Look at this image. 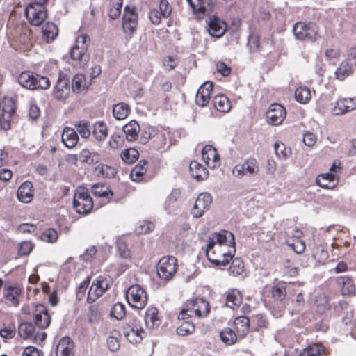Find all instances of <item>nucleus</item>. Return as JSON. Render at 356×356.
<instances>
[{"label": "nucleus", "mask_w": 356, "mask_h": 356, "mask_svg": "<svg viewBox=\"0 0 356 356\" xmlns=\"http://www.w3.org/2000/svg\"><path fill=\"white\" fill-rule=\"evenodd\" d=\"M236 252L234 236L232 232H213L208 240L206 255L216 266H226Z\"/></svg>", "instance_id": "1"}, {"label": "nucleus", "mask_w": 356, "mask_h": 356, "mask_svg": "<svg viewBox=\"0 0 356 356\" xmlns=\"http://www.w3.org/2000/svg\"><path fill=\"white\" fill-rule=\"evenodd\" d=\"M209 309L208 302L202 298H196L193 300H189L186 303L177 318L184 320L194 316L199 318L204 317L207 315Z\"/></svg>", "instance_id": "2"}, {"label": "nucleus", "mask_w": 356, "mask_h": 356, "mask_svg": "<svg viewBox=\"0 0 356 356\" xmlns=\"http://www.w3.org/2000/svg\"><path fill=\"white\" fill-rule=\"evenodd\" d=\"M19 83L29 90L47 89L50 86L49 79L44 76L29 71L22 72L18 78Z\"/></svg>", "instance_id": "3"}, {"label": "nucleus", "mask_w": 356, "mask_h": 356, "mask_svg": "<svg viewBox=\"0 0 356 356\" xmlns=\"http://www.w3.org/2000/svg\"><path fill=\"white\" fill-rule=\"evenodd\" d=\"M28 22L33 26H40L47 17V10L44 3L35 1L29 3L25 10Z\"/></svg>", "instance_id": "4"}, {"label": "nucleus", "mask_w": 356, "mask_h": 356, "mask_svg": "<svg viewBox=\"0 0 356 356\" xmlns=\"http://www.w3.org/2000/svg\"><path fill=\"white\" fill-rule=\"evenodd\" d=\"M73 205L76 211L80 214H87L91 211L93 201L86 188H76L74 195Z\"/></svg>", "instance_id": "5"}, {"label": "nucleus", "mask_w": 356, "mask_h": 356, "mask_svg": "<svg viewBox=\"0 0 356 356\" xmlns=\"http://www.w3.org/2000/svg\"><path fill=\"white\" fill-rule=\"evenodd\" d=\"M126 298L129 305L135 309H143L147 302V294L138 284L131 285L127 290Z\"/></svg>", "instance_id": "6"}, {"label": "nucleus", "mask_w": 356, "mask_h": 356, "mask_svg": "<svg viewBox=\"0 0 356 356\" xmlns=\"http://www.w3.org/2000/svg\"><path fill=\"white\" fill-rule=\"evenodd\" d=\"M177 271V260L173 257H164L157 264L156 273L158 276L163 280L172 278Z\"/></svg>", "instance_id": "7"}, {"label": "nucleus", "mask_w": 356, "mask_h": 356, "mask_svg": "<svg viewBox=\"0 0 356 356\" xmlns=\"http://www.w3.org/2000/svg\"><path fill=\"white\" fill-rule=\"evenodd\" d=\"M15 111V103L11 99H5L0 104V126L4 130L10 128Z\"/></svg>", "instance_id": "8"}, {"label": "nucleus", "mask_w": 356, "mask_h": 356, "mask_svg": "<svg viewBox=\"0 0 356 356\" xmlns=\"http://www.w3.org/2000/svg\"><path fill=\"white\" fill-rule=\"evenodd\" d=\"M293 33L298 40H316L318 36V28L313 23L306 24L304 22H297L293 26Z\"/></svg>", "instance_id": "9"}, {"label": "nucleus", "mask_w": 356, "mask_h": 356, "mask_svg": "<svg viewBox=\"0 0 356 356\" xmlns=\"http://www.w3.org/2000/svg\"><path fill=\"white\" fill-rule=\"evenodd\" d=\"M286 116V110L281 104H271L266 112V119L268 124L277 126L281 124Z\"/></svg>", "instance_id": "10"}, {"label": "nucleus", "mask_w": 356, "mask_h": 356, "mask_svg": "<svg viewBox=\"0 0 356 356\" xmlns=\"http://www.w3.org/2000/svg\"><path fill=\"white\" fill-rule=\"evenodd\" d=\"M356 109V97H340L331 108L333 115H340L351 112Z\"/></svg>", "instance_id": "11"}, {"label": "nucleus", "mask_w": 356, "mask_h": 356, "mask_svg": "<svg viewBox=\"0 0 356 356\" xmlns=\"http://www.w3.org/2000/svg\"><path fill=\"white\" fill-rule=\"evenodd\" d=\"M212 202V197L208 193H200L195 200L191 214L194 218L202 217L204 212L209 209Z\"/></svg>", "instance_id": "12"}, {"label": "nucleus", "mask_w": 356, "mask_h": 356, "mask_svg": "<svg viewBox=\"0 0 356 356\" xmlns=\"http://www.w3.org/2000/svg\"><path fill=\"white\" fill-rule=\"evenodd\" d=\"M138 25V16L134 6H127L124 8L122 27L125 32L133 33Z\"/></svg>", "instance_id": "13"}, {"label": "nucleus", "mask_w": 356, "mask_h": 356, "mask_svg": "<svg viewBox=\"0 0 356 356\" xmlns=\"http://www.w3.org/2000/svg\"><path fill=\"white\" fill-rule=\"evenodd\" d=\"M207 31L209 34L214 38H221L226 31L227 24L216 16H210L207 19Z\"/></svg>", "instance_id": "14"}, {"label": "nucleus", "mask_w": 356, "mask_h": 356, "mask_svg": "<svg viewBox=\"0 0 356 356\" xmlns=\"http://www.w3.org/2000/svg\"><path fill=\"white\" fill-rule=\"evenodd\" d=\"M69 79L60 76L53 90V95L58 100L66 99L71 93Z\"/></svg>", "instance_id": "15"}, {"label": "nucleus", "mask_w": 356, "mask_h": 356, "mask_svg": "<svg viewBox=\"0 0 356 356\" xmlns=\"http://www.w3.org/2000/svg\"><path fill=\"white\" fill-rule=\"evenodd\" d=\"M202 158L208 168L214 169L220 164V157L216 148L205 145L202 150Z\"/></svg>", "instance_id": "16"}, {"label": "nucleus", "mask_w": 356, "mask_h": 356, "mask_svg": "<svg viewBox=\"0 0 356 356\" xmlns=\"http://www.w3.org/2000/svg\"><path fill=\"white\" fill-rule=\"evenodd\" d=\"M108 284L106 279L99 277L94 281L88 293V301L89 302H93L99 297H100L108 289Z\"/></svg>", "instance_id": "17"}, {"label": "nucleus", "mask_w": 356, "mask_h": 356, "mask_svg": "<svg viewBox=\"0 0 356 356\" xmlns=\"http://www.w3.org/2000/svg\"><path fill=\"white\" fill-rule=\"evenodd\" d=\"M69 157L70 161H79L81 163H86L88 164L97 163L101 159L99 154L90 152L88 149H83L79 152V154H71L69 156Z\"/></svg>", "instance_id": "18"}, {"label": "nucleus", "mask_w": 356, "mask_h": 356, "mask_svg": "<svg viewBox=\"0 0 356 356\" xmlns=\"http://www.w3.org/2000/svg\"><path fill=\"white\" fill-rule=\"evenodd\" d=\"M213 90L211 82H204L197 90L195 97V102L200 106H206L210 101L211 93Z\"/></svg>", "instance_id": "19"}, {"label": "nucleus", "mask_w": 356, "mask_h": 356, "mask_svg": "<svg viewBox=\"0 0 356 356\" xmlns=\"http://www.w3.org/2000/svg\"><path fill=\"white\" fill-rule=\"evenodd\" d=\"M302 232L296 229L292 236H287L286 238V244L289 246L296 254H300L305 250V244L301 240Z\"/></svg>", "instance_id": "20"}, {"label": "nucleus", "mask_w": 356, "mask_h": 356, "mask_svg": "<svg viewBox=\"0 0 356 356\" xmlns=\"http://www.w3.org/2000/svg\"><path fill=\"white\" fill-rule=\"evenodd\" d=\"M193 13L198 15L209 14L213 8L212 0H187Z\"/></svg>", "instance_id": "21"}, {"label": "nucleus", "mask_w": 356, "mask_h": 356, "mask_svg": "<svg viewBox=\"0 0 356 356\" xmlns=\"http://www.w3.org/2000/svg\"><path fill=\"white\" fill-rule=\"evenodd\" d=\"M74 343L67 337H64L58 341L56 348V356H74Z\"/></svg>", "instance_id": "22"}, {"label": "nucleus", "mask_w": 356, "mask_h": 356, "mask_svg": "<svg viewBox=\"0 0 356 356\" xmlns=\"http://www.w3.org/2000/svg\"><path fill=\"white\" fill-rule=\"evenodd\" d=\"M37 313L35 314V323L39 327L44 329L47 327L51 322V318L45 307L42 305L36 306Z\"/></svg>", "instance_id": "23"}, {"label": "nucleus", "mask_w": 356, "mask_h": 356, "mask_svg": "<svg viewBox=\"0 0 356 356\" xmlns=\"http://www.w3.org/2000/svg\"><path fill=\"white\" fill-rule=\"evenodd\" d=\"M91 84V79L87 80L83 74H76L72 81V90L75 93H80L88 90Z\"/></svg>", "instance_id": "24"}, {"label": "nucleus", "mask_w": 356, "mask_h": 356, "mask_svg": "<svg viewBox=\"0 0 356 356\" xmlns=\"http://www.w3.org/2000/svg\"><path fill=\"white\" fill-rule=\"evenodd\" d=\"M17 198L24 203L30 202L33 197V185L30 181L24 182L17 190Z\"/></svg>", "instance_id": "25"}, {"label": "nucleus", "mask_w": 356, "mask_h": 356, "mask_svg": "<svg viewBox=\"0 0 356 356\" xmlns=\"http://www.w3.org/2000/svg\"><path fill=\"white\" fill-rule=\"evenodd\" d=\"M337 282L339 285L341 286V291L343 296H351L355 294L356 287L350 277H339Z\"/></svg>", "instance_id": "26"}, {"label": "nucleus", "mask_w": 356, "mask_h": 356, "mask_svg": "<svg viewBox=\"0 0 356 356\" xmlns=\"http://www.w3.org/2000/svg\"><path fill=\"white\" fill-rule=\"evenodd\" d=\"M337 175L331 172L318 175L316 179V184L321 188L333 189L337 182L334 183Z\"/></svg>", "instance_id": "27"}, {"label": "nucleus", "mask_w": 356, "mask_h": 356, "mask_svg": "<svg viewBox=\"0 0 356 356\" xmlns=\"http://www.w3.org/2000/svg\"><path fill=\"white\" fill-rule=\"evenodd\" d=\"M61 138L62 142L67 148L74 147L79 140V136L76 131L70 127L64 128Z\"/></svg>", "instance_id": "28"}, {"label": "nucleus", "mask_w": 356, "mask_h": 356, "mask_svg": "<svg viewBox=\"0 0 356 356\" xmlns=\"http://www.w3.org/2000/svg\"><path fill=\"white\" fill-rule=\"evenodd\" d=\"M122 129L127 140L132 142L138 138L140 127L137 121L131 120L124 125Z\"/></svg>", "instance_id": "29"}, {"label": "nucleus", "mask_w": 356, "mask_h": 356, "mask_svg": "<svg viewBox=\"0 0 356 356\" xmlns=\"http://www.w3.org/2000/svg\"><path fill=\"white\" fill-rule=\"evenodd\" d=\"M145 323L150 329H154L160 325L159 312L156 307H150L147 308L145 315Z\"/></svg>", "instance_id": "30"}, {"label": "nucleus", "mask_w": 356, "mask_h": 356, "mask_svg": "<svg viewBox=\"0 0 356 356\" xmlns=\"http://www.w3.org/2000/svg\"><path fill=\"white\" fill-rule=\"evenodd\" d=\"M190 172L192 177L197 181H202L207 178L208 170L197 161H193L189 165Z\"/></svg>", "instance_id": "31"}, {"label": "nucleus", "mask_w": 356, "mask_h": 356, "mask_svg": "<svg viewBox=\"0 0 356 356\" xmlns=\"http://www.w3.org/2000/svg\"><path fill=\"white\" fill-rule=\"evenodd\" d=\"M212 104L214 108L222 113L229 111L231 109V103L227 97L225 95H218L213 99Z\"/></svg>", "instance_id": "32"}, {"label": "nucleus", "mask_w": 356, "mask_h": 356, "mask_svg": "<svg viewBox=\"0 0 356 356\" xmlns=\"http://www.w3.org/2000/svg\"><path fill=\"white\" fill-rule=\"evenodd\" d=\"M92 136L99 142L104 141L108 136V128L102 121L96 122L92 127Z\"/></svg>", "instance_id": "33"}, {"label": "nucleus", "mask_w": 356, "mask_h": 356, "mask_svg": "<svg viewBox=\"0 0 356 356\" xmlns=\"http://www.w3.org/2000/svg\"><path fill=\"white\" fill-rule=\"evenodd\" d=\"M21 292V289L17 286H8L5 289L4 297L10 305L16 306L19 303Z\"/></svg>", "instance_id": "34"}, {"label": "nucleus", "mask_w": 356, "mask_h": 356, "mask_svg": "<svg viewBox=\"0 0 356 356\" xmlns=\"http://www.w3.org/2000/svg\"><path fill=\"white\" fill-rule=\"evenodd\" d=\"M312 91L307 86L297 88L294 92L295 99L300 104H306L312 99Z\"/></svg>", "instance_id": "35"}, {"label": "nucleus", "mask_w": 356, "mask_h": 356, "mask_svg": "<svg viewBox=\"0 0 356 356\" xmlns=\"http://www.w3.org/2000/svg\"><path fill=\"white\" fill-rule=\"evenodd\" d=\"M143 333L144 330L136 326L131 327L129 330H127L125 327L124 328V334L125 337L132 343L140 342L143 339Z\"/></svg>", "instance_id": "36"}, {"label": "nucleus", "mask_w": 356, "mask_h": 356, "mask_svg": "<svg viewBox=\"0 0 356 356\" xmlns=\"http://www.w3.org/2000/svg\"><path fill=\"white\" fill-rule=\"evenodd\" d=\"M234 325L238 336L244 337L249 332L250 320L245 316H239L234 320Z\"/></svg>", "instance_id": "37"}, {"label": "nucleus", "mask_w": 356, "mask_h": 356, "mask_svg": "<svg viewBox=\"0 0 356 356\" xmlns=\"http://www.w3.org/2000/svg\"><path fill=\"white\" fill-rule=\"evenodd\" d=\"M92 192L94 195L99 197L110 199L113 197V193L109 187L101 183H96L92 186Z\"/></svg>", "instance_id": "38"}, {"label": "nucleus", "mask_w": 356, "mask_h": 356, "mask_svg": "<svg viewBox=\"0 0 356 356\" xmlns=\"http://www.w3.org/2000/svg\"><path fill=\"white\" fill-rule=\"evenodd\" d=\"M42 32L43 38L49 42L56 38L58 29L54 23L47 22L42 26Z\"/></svg>", "instance_id": "39"}, {"label": "nucleus", "mask_w": 356, "mask_h": 356, "mask_svg": "<svg viewBox=\"0 0 356 356\" xmlns=\"http://www.w3.org/2000/svg\"><path fill=\"white\" fill-rule=\"evenodd\" d=\"M352 64H350L348 60H346L341 62L339 66L337 68L335 71V76L337 79L343 81L352 73Z\"/></svg>", "instance_id": "40"}, {"label": "nucleus", "mask_w": 356, "mask_h": 356, "mask_svg": "<svg viewBox=\"0 0 356 356\" xmlns=\"http://www.w3.org/2000/svg\"><path fill=\"white\" fill-rule=\"evenodd\" d=\"M130 113V107L125 103H118L113 108V114L115 119L121 120L125 119Z\"/></svg>", "instance_id": "41"}, {"label": "nucleus", "mask_w": 356, "mask_h": 356, "mask_svg": "<svg viewBox=\"0 0 356 356\" xmlns=\"http://www.w3.org/2000/svg\"><path fill=\"white\" fill-rule=\"evenodd\" d=\"M242 302V296L238 291L231 290L226 297V305L228 307L234 309L238 307Z\"/></svg>", "instance_id": "42"}, {"label": "nucleus", "mask_w": 356, "mask_h": 356, "mask_svg": "<svg viewBox=\"0 0 356 356\" xmlns=\"http://www.w3.org/2000/svg\"><path fill=\"white\" fill-rule=\"evenodd\" d=\"M244 170L246 175L253 176L256 175L259 172V165L257 160L254 158H249L246 159L243 163Z\"/></svg>", "instance_id": "43"}, {"label": "nucleus", "mask_w": 356, "mask_h": 356, "mask_svg": "<svg viewBox=\"0 0 356 356\" xmlns=\"http://www.w3.org/2000/svg\"><path fill=\"white\" fill-rule=\"evenodd\" d=\"M276 156L281 160L288 159L291 155V149L282 142H276L274 145Z\"/></svg>", "instance_id": "44"}, {"label": "nucleus", "mask_w": 356, "mask_h": 356, "mask_svg": "<svg viewBox=\"0 0 356 356\" xmlns=\"http://www.w3.org/2000/svg\"><path fill=\"white\" fill-rule=\"evenodd\" d=\"M35 332V327L31 323H22L18 327L19 335L24 339H31Z\"/></svg>", "instance_id": "45"}, {"label": "nucleus", "mask_w": 356, "mask_h": 356, "mask_svg": "<svg viewBox=\"0 0 356 356\" xmlns=\"http://www.w3.org/2000/svg\"><path fill=\"white\" fill-rule=\"evenodd\" d=\"M76 131L83 138H88L91 134V126L87 120H80L75 124Z\"/></svg>", "instance_id": "46"}, {"label": "nucleus", "mask_w": 356, "mask_h": 356, "mask_svg": "<svg viewBox=\"0 0 356 356\" xmlns=\"http://www.w3.org/2000/svg\"><path fill=\"white\" fill-rule=\"evenodd\" d=\"M139 153L134 148H129L121 152L120 156L122 161L126 163H132L138 158Z\"/></svg>", "instance_id": "47"}, {"label": "nucleus", "mask_w": 356, "mask_h": 356, "mask_svg": "<svg viewBox=\"0 0 356 356\" xmlns=\"http://www.w3.org/2000/svg\"><path fill=\"white\" fill-rule=\"evenodd\" d=\"M221 340L227 345L234 344L236 341L237 335L232 329L226 327L220 333Z\"/></svg>", "instance_id": "48"}, {"label": "nucleus", "mask_w": 356, "mask_h": 356, "mask_svg": "<svg viewBox=\"0 0 356 356\" xmlns=\"http://www.w3.org/2000/svg\"><path fill=\"white\" fill-rule=\"evenodd\" d=\"M19 41L24 45V49L31 48L34 42L31 31L28 29H24L19 38Z\"/></svg>", "instance_id": "49"}, {"label": "nucleus", "mask_w": 356, "mask_h": 356, "mask_svg": "<svg viewBox=\"0 0 356 356\" xmlns=\"http://www.w3.org/2000/svg\"><path fill=\"white\" fill-rule=\"evenodd\" d=\"M243 271V263L239 258L232 259L229 272L234 276L241 275Z\"/></svg>", "instance_id": "50"}, {"label": "nucleus", "mask_w": 356, "mask_h": 356, "mask_svg": "<svg viewBox=\"0 0 356 356\" xmlns=\"http://www.w3.org/2000/svg\"><path fill=\"white\" fill-rule=\"evenodd\" d=\"M70 56L73 60L80 62H86L88 58L86 51H81V49L75 44L72 47Z\"/></svg>", "instance_id": "51"}, {"label": "nucleus", "mask_w": 356, "mask_h": 356, "mask_svg": "<svg viewBox=\"0 0 356 356\" xmlns=\"http://www.w3.org/2000/svg\"><path fill=\"white\" fill-rule=\"evenodd\" d=\"M323 351L322 346L315 343L305 348L300 353V356H316Z\"/></svg>", "instance_id": "52"}, {"label": "nucleus", "mask_w": 356, "mask_h": 356, "mask_svg": "<svg viewBox=\"0 0 356 356\" xmlns=\"http://www.w3.org/2000/svg\"><path fill=\"white\" fill-rule=\"evenodd\" d=\"M195 330V326L193 323L186 321L177 328V333L179 336H187L192 334Z\"/></svg>", "instance_id": "53"}, {"label": "nucleus", "mask_w": 356, "mask_h": 356, "mask_svg": "<svg viewBox=\"0 0 356 356\" xmlns=\"http://www.w3.org/2000/svg\"><path fill=\"white\" fill-rule=\"evenodd\" d=\"M96 169L99 175L106 178H111L115 174V169L108 165H99Z\"/></svg>", "instance_id": "54"}, {"label": "nucleus", "mask_w": 356, "mask_h": 356, "mask_svg": "<svg viewBox=\"0 0 356 356\" xmlns=\"http://www.w3.org/2000/svg\"><path fill=\"white\" fill-rule=\"evenodd\" d=\"M124 305L120 302L115 303L111 310V316L118 320L122 319L125 316Z\"/></svg>", "instance_id": "55"}, {"label": "nucleus", "mask_w": 356, "mask_h": 356, "mask_svg": "<svg viewBox=\"0 0 356 356\" xmlns=\"http://www.w3.org/2000/svg\"><path fill=\"white\" fill-rule=\"evenodd\" d=\"M313 257L320 264H325L328 259V255L323 248L321 246L316 245L313 249Z\"/></svg>", "instance_id": "56"}, {"label": "nucleus", "mask_w": 356, "mask_h": 356, "mask_svg": "<svg viewBox=\"0 0 356 356\" xmlns=\"http://www.w3.org/2000/svg\"><path fill=\"white\" fill-rule=\"evenodd\" d=\"M146 170L143 165L140 163L136 165L130 172V177L134 181H139L142 179Z\"/></svg>", "instance_id": "57"}, {"label": "nucleus", "mask_w": 356, "mask_h": 356, "mask_svg": "<svg viewBox=\"0 0 356 356\" xmlns=\"http://www.w3.org/2000/svg\"><path fill=\"white\" fill-rule=\"evenodd\" d=\"M58 233L54 229H48L41 235L40 238L43 241L54 243L58 240Z\"/></svg>", "instance_id": "58"}, {"label": "nucleus", "mask_w": 356, "mask_h": 356, "mask_svg": "<svg viewBox=\"0 0 356 356\" xmlns=\"http://www.w3.org/2000/svg\"><path fill=\"white\" fill-rule=\"evenodd\" d=\"M118 333L114 332L107 338V346L111 351H117L120 348V341L118 338Z\"/></svg>", "instance_id": "59"}, {"label": "nucleus", "mask_w": 356, "mask_h": 356, "mask_svg": "<svg viewBox=\"0 0 356 356\" xmlns=\"http://www.w3.org/2000/svg\"><path fill=\"white\" fill-rule=\"evenodd\" d=\"M90 42V38L86 34H82L76 38L75 45L81 49V51L87 52Z\"/></svg>", "instance_id": "60"}, {"label": "nucleus", "mask_w": 356, "mask_h": 356, "mask_svg": "<svg viewBox=\"0 0 356 356\" xmlns=\"http://www.w3.org/2000/svg\"><path fill=\"white\" fill-rule=\"evenodd\" d=\"M273 297L279 301H282L286 297L285 287L282 284L274 286L272 288Z\"/></svg>", "instance_id": "61"}, {"label": "nucleus", "mask_w": 356, "mask_h": 356, "mask_svg": "<svg viewBox=\"0 0 356 356\" xmlns=\"http://www.w3.org/2000/svg\"><path fill=\"white\" fill-rule=\"evenodd\" d=\"M248 47L251 51H256L260 47V38L256 33L250 35L248 40Z\"/></svg>", "instance_id": "62"}, {"label": "nucleus", "mask_w": 356, "mask_h": 356, "mask_svg": "<svg viewBox=\"0 0 356 356\" xmlns=\"http://www.w3.org/2000/svg\"><path fill=\"white\" fill-rule=\"evenodd\" d=\"M154 225L149 221H141L138 222L136 231L139 234H146L153 230Z\"/></svg>", "instance_id": "63"}, {"label": "nucleus", "mask_w": 356, "mask_h": 356, "mask_svg": "<svg viewBox=\"0 0 356 356\" xmlns=\"http://www.w3.org/2000/svg\"><path fill=\"white\" fill-rule=\"evenodd\" d=\"M123 0H116L113 7L109 10V17L112 19L118 18L120 13L122 7Z\"/></svg>", "instance_id": "64"}]
</instances>
